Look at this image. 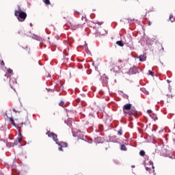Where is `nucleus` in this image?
<instances>
[{
  "instance_id": "nucleus-1",
  "label": "nucleus",
  "mask_w": 175,
  "mask_h": 175,
  "mask_svg": "<svg viewBox=\"0 0 175 175\" xmlns=\"http://www.w3.org/2000/svg\"><path fill=\"white\" fill-rule=\"evenodd\" d=\"M122 110L125 116H136V114H137V111H136V109L132 108V104L130 103L124 105Z\"/></svg>"
},
{
  "instance_id": "nucleus-2",
  "label": "nucleus",
  "mask_w": 175,
  "mask_h": 175,
  "mask_svg": "<svg viewBox=\"0 0 175 175\" xmlns=\"http://www.w3.org/2000/svg\"><path fill=\"white\" fill-rule=\"evenodd\" d=\"M14 16H16L17 19L21 23H23V21H25V18H27V12L23 11L21 8L18 7V10L14 12Z\"/></svg>"
},
{
  "instance_id": "nucleus-3",
  "label": "nucleus",
  "mask_w": 175,
  "mask_h": 175,
  "mask_svg": "<svg viewBox=\"0 0 175 175\" xmlns=\"http://www.w3.org/2000/svg\"><path fill=\"white\" fill-rule=\"evenodd\" d=\"M82 21H85V22L83 23H81L79 25H78L77 27H75V23H69L72 29H76V28H81L83 27V25L85 24V23H87V18L85 16H82L81 18Z\"/></svg>"
},
{
  "instance_id": "nucleus-4",
  "label": "nucleus",
  "mask_w": 175,
  "mask_h": 175,
  "mask_svg": "<svg viewBox=\"0 0 175 175\" xmlns=\"http://www.w3.org/2000/svg\"><path fill=\"white\" fill-rule=\"evenodd\" d=\"M5 116L7 118H9L10 121L12 122V124L14 125V126H16V125H21L22 123H15L14 120L13 119V117L12 116V111L10 110L5 113Z\"/></svg>"
},
{
  "instance_id": "nucleus-5",
  "label": "nucleus",
  "mask_w": 175,
  "mask_h": 175,
  "mask_svg": "<svg viewBox=\"0 0 175 175\" xmlns=\"http://www.w3.org/2000/svg\"><path fill=\"white\" fill-rule=\"evenodd\" d=\"M46 135H48L49 137H52L53 140L55 142L56 144L59 143V140L58 139V135H57V134L48 131L46 133Z\"/></svg>"
},
{
  "instance_id": "nucleus-6",
  "label": "nucleus",
  "mask_w": 175,
  "mask_h": 175,
  "mask_svg": "<svg viewBox=\"0 0 175 175\" xmlns=\"http://www.w3.org/2000/svg\"><path fill=\"white\" fill-rule=\"evenodd\" d=\"M21 142H23V134H21V130L18 129V137L15 141L14 144H18V143H21Z\"/></svg>"
},
{
  "instance_id": "nucleus-7",
  "label": "nucleus",
  "mask_w": 175,
  "mask_h": 175,
  "mask_svg": "<svg viewBox=\"0 0 175 175\" xmlns=\"http://www.w3.org/2000/svg\"><path fill=\"white\" fill-rule=\"evenodd\" d=\"M57 144H58V146H60L59 148V151H64V150H62V148L64 147H68V143H66V142H59V143Z\"/></svg>"
},
{
  "instance_id": "nucleus-8",
  "label": "nucleus",
  "mask_w": 175,
  "mask_h": 175,
  "mask_svg": "<svg viewBox=\"0 0 175 175\" xmlns=\"http://www.w3.org/2000/svg\"><path fill=\"white\" fill-rule=\"evenodd\" d=\"M139 61L141 62H143L146 61V59H147V56H146V55H140L139 56Z\"/></svg>"
},
{
  "instance_id": "nucleus-9",
  "label": "nucleus",
  "mask_w": 175,
  "mask_h": 175,
  "mask_svg": "<svg viewBox=\"0 0 175 175\" xmlns=\"http://www.w3.org/2000/svg\"><path fill=\"white\" fill-rule=\"evenodd\" d=\"M10 85H14V84H17V80H16V79L13 78V79H10Z\"/></svg>"
},
{
  "instance_id": "nucleus-10",
  "label": "nucleus",
  "mask_w": 175,
  "mask_h": 175,
  "mask_svg": "<svg viewBox=\"0 0 175 175\" xmlns=\"http://www.w3.org/2000/svg\"><path fill=\"white\" fill-rule=\"evenodd\" d=\"M108 80H109V77H107V76L104 75V76L103 77V83H105V84H107Z\"/></svg>"
},
{
  "instance_id": "nucleus-11",
  "label": "nucleus",
  "mask_w": 175,
  "mask_h": 175,
  "mask_svg": "<svg viewBox=\"0 0 175 175\" xmlns=\"http://www.w3.org/2000/svg\"><path fill=\"white\" fill-rule=\"evenodd\" d=\"M42 2H44V3L46 5V6L51 5V2H50V0H42Z\"/></svg>"
},
{
  "instance_id": "nucleus-12",
  "label": "nucleus",
  "mask_w": 175,
  "mask_h": 175,
  "mask_svg": "<svg viewBox=\"0 0 175 175\" xmlns=\"http://www.w3.org/2000/svg\"><path fill=\"white\" fill-rule=\"evenodd\" d=\"M95 142H96V143H102V138L100 137H97L95 138Z\"/></svg>"
},
{
  "instance_id": "nucleus-13",
  "label": "nucleus",
  "mask_w": 175,
  "mask_h": 175,
  "mask_svg": "<svg viewBox=\"0 0 175 175\" xmlns=\"http://www.w3.org/2000/svg\"><path fill=\"white\" fill-rule=\"evenodd\" d=\"M116 44H118V46H120V47H124V43L122 42V41H117Z\"/></svg>"
},
{
  "instance_id": "nucleus-14",
  "label": "nucleus",
  "mask_w": 175,
  "mask_h": 175,
  "mask_svg": "<svg viewBox=\"0 0 175 175\" xmlns=\"http://www.w3.org/2000/svg\"><path fill=\"white\" fill-rule=\"evenodd\" d=\"M120 148L122 151H126V146L124 144L121 145Z\"/></svg>"
},
{
  "instance_id": "nucleus-15",
  "label": "nucleus",
  "mask_w": 175,
  "mask_h": 175,
  "mask_svg": "<svg viewBox=\"0 0 175 175\" xmlns=\"http://www.w3.org/2000/svg\"><path fill=\"white\" fill-rule=\"evenodd\" d=\"M139 155H141V157H144V155H146V152H144V150H140Z\"/></svg>"
},
{
  "instance_id": "nucleus-16",
  "label": "nucleus",
  "mask_w": 175,
  "mask_h": 175,
  "mask_svg": "<svg viewBox=\"0 0 175 175\" xmlns=\"http://www.w3.org/2000/svg\"><path fill=\"white\" fill-rule=\"evenodd\" d=\"M8 73H9V75H12V73H13V70H12L11 68H8L7 70Z\"/></svg>"
},
{
  "instance_id": "nucleus-17",
  "label": "nucleus",
  "mask_w": 175,
  "mask_h": 175,
  "mask_svg": "<svg viewBox=\"0 0 175 175\" xmlns=\"http://www.w3.org/2000/svg\"><path fill=\"white\" fill-rule=\"evenodd\" d=\"M118 135H119V136H122V129H120L118 131Z\"/></svg>"
},
{
  "instance_id": "nucleus-18",
  "label": "nucleus",
  "mask_w": 175,
  "mask_h": 175,
  "mask_svg": "<svg viewBox=\"0 0 175 175\" xmlns=\"http://www.w3.org/2000/svg\"><path fill=\"white\" fill-rule=\"evenodd\" d=\"M148 73L150 75V76H154V72L151 71L150 70H148Z\"/></svg>"
},
{
  "instance_id": "nucleus-19",
  "label": "nucleus",
  "mask_w": 175,
  "mask_h": 175,
  "mask_svg": "<svg viewBox=\"0 0 175 175\" xmlns=\"http://www.w3.org/2000/svg\"><path fill=\"white\" fill-rule=\"evenodd\" d=\"M170 21H172V23H173V21L172 20V18H173V15H170Z\"/></svg>"
},
{
  "instance_id": "nucleus-20",
  "label": "nucleus",
  "mask_w": 175,
  "mask_h": 175,
  "mask_svg": "<svg viewBox=\"0 0 175 175\" xmlns=\"http://www.w3.org/2000/svg\"><path fill=\"white\" fill-rule=\"evenodd\" d=\"M1 66H5V62H3V60L1 62Z\"/></svg>"
},
{
  "instance_id": "nucleus-21",
  "label": "nucleus",
  "mask_w": 175,
  "mask_h": 175,
  "mask_svg": "<svg viewBox=\"0 0 175 175\" xmlns=\"http://www.w3.org/2000/svg\"><path fill=\"white\" fill-rule=\"evenodd\" d=\"M147 113H148V114H152V111H151V109H148L147 111Z\"/></svg>"
},
{
  "instance_id": "nucleus-22",
  "label": "nucleus",
  "mask_w": 175,
  "mask_h": 175,
  "mask_svg": "<svg viewBox=\"0 0 175 175\" xmlns=\"http://www.w3.org/2000/svg\"><path fill=\"white\" fill-rule=\"evenodd\" d=\"M97 24L98 25H102V24H103V22H97Z\"/></svg>"
},
{
  "instance_id": "nucleus-23",
  "label": "nucleus",
  "mask_w": 175,
  "mask_h": 175,
  "mask_svg": "<svg viewBox=\"0 0 175 175\" xmlns=\"http://www.w3.org/2000/svg\"><path fill=\"white\" fill-rule=\"evenodd\" d=\"M59 105H60V106H64V102L62 101V102L59 103Z\"/></svg>"
},
{
  "instance_id": "nucleus-24",
  "label": "nucleus",
  "mask_w": 175,
  "mask_h": 175,
  "mask_svg": "<svg viewBox=\"0 0 175 175\" xmlns=\"http://www.w3.org/2000/svg\"><path fill=\"white\" fill-rule=\"evenodd\" d=\"M76 13H77V14H78L79 16H80V12H79L76 11Z\"/></svg>"
},
{
  "instance_id": "nucleus-25",
  "label": "nucleus",
  "mask_w": 175,
  "mask_h": 175,
  "mask_svg": "<svg viewBox=\"0 0 175 175\" xmlns=\"http://www.w3.org/2000/svg\"><path fill=\"white\" fill-rule=\"evenodd\" d=\"M148 25L150 26L151 25V21H148Z\"/></svg>"
},
{
  "instance_id": "nucleus-26",
  "label": "nucleus",
  "mask_w": 175,
  "mask_h": 175,
  "mask_svg": "<svg viewBox=\"0 0 175 175\" xmlns=\"http://www.w3.org/2000/svg\"><path fill=\"white\" fill-rule=\"evenodd\" d=\"M146 170H148V167H146Z\"/></svg>"
},
{
  "instance_id": "nucleus-27",
  "label": "nucleus",
  "mask_w": 175,
  "mask_h": 175,
  "mask_svg": "<svg viewBox=\"0 0 175 175\" xmlns=\"http://www.w3.org/2000/svg\"><path fill=\"white\" fill-rule=\"evenodd\" d=\"M13 111H14L16 113V109H13Z\"/></svg>"
},
{
  "instance_id": "nucleus-28",
  "label": "nucleus",
  "mask_w": 175,
  "mask_h": 175,
  "mask_svg": "<svg viewBox=\"0 0 175 175\" xmlns=\"http://www.w3.org/2000/svg\"><path fill=\"white\" fill-rule=\"evenodd\" d=\"M15 121H18V120L16 119Z\"/></svg>"
}]
</instances>
